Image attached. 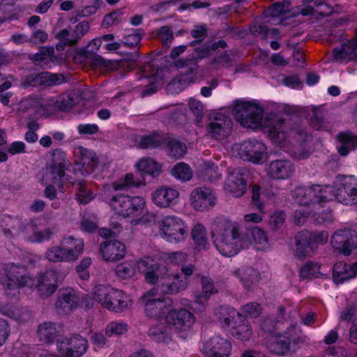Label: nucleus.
I'll list each match as a JSON object with an SVG mask.
<instances>
[{
	"label": "nucleus",
	"instance_id": "72a5a7b5",
	"mask_svg": "<svg viewBox=\"0 0 357 357\" xmlns=\"http://www.w3.org/2000/svg\"><path fill=\"white\" fill-rule=\"evenodd\" d=\"M235 325L232 333L236 337L242 340H248L252 335L251 326L248 321L239 313L232 317Z\"/></svg>",
	"mask_w": 357,
	"mask_h": 357
},
{
	"label": "nucleus",
	"instance_id": "473e14b6",
	"mask_svg": "<svg viewBox=\"0 0 357 357\" xmlns=\"http://www.w3.org/2000/svg\"><path fill=\"white\" fill-rule=\"evenodd\" d=\"M60 326L56 323L45 321L40 324L37 330L40 341L47 344L52 343L58 337Z\"/></svg>",
	"mask_w": 357,
	"mask_h": 357
},
{
	"label": "nucleus",
	"instance_id": "6ab92c4d",
	"mask_svg": "<svg viewBox=\"0 0 357 357\" xmlns=\"http://www.w3.org/2000/svg\"><path fill=\"white\" fill-rule=\"evenodd\" d=\"M203 349L208 357H229L231 344L227 339L214 336L204 344Z\"/></svg>",
	"mask_w": 357,
	"mask_h": 357
},
{
	"label": "nucleus",
	"instance_id": "603ef678",
	"mask_svg": "<svg viewBox=\"0 0 357 357\" xmlns=\"http://www.w3.org/2000/svg\"><path fill=\"white\" fill-rule=\"evenodd\" d=\"M312 115L310 116V123L317 130L323 128L325 123V117L321 107H312Z\"/></svg>",
	"mask_w": 357,
	"mask_h": 357
},
{
	"label": "nucleus",
	"instance_id": "4c0bfd02",
	"mask_svg": "<svg viewBox=\"0 0 357 357\" xmlns=\"http://www.w3.org/2000/svg\"><path fill=\"white\" fill-rule=\"evenodd\" d=\"M164 144L166 146L168 155L175 160L183 158L187 152L185 144L177 139L167 137Z\"/></svg>",
	"mask_w": 357,
	"mask_h": 357
},
{
	"label": "nucleus",
	"instance_id": "13d9d810",
	"mask_svg": "<svg viewBox=\"0 0 357 357\" xmlns=\"http://www.w3.org/2000/svg\"><path fill=\"white\" fill-rule=\"evenodd\" d=\"M310 242L314 250H315L318 245H324L328 239V233L326 231H310Z\"/></svg>",
	"mask_w": 357,
	"mask_h": 357
},
{
	"label": "nucleus",
	"instance_id": "f8f14e48",
	"mask_svg": "<svg viewBox=\"0 0 357 357\" xmlns=\"http://www.w3.org/2000/svg\"><path fill=\"white\" fill-rule=\"evenodd\" d=\"M58 351L68 357H81L88 349V341L79 334L74 333L62 341L57 342Z\"/></svg>",
	"mask_w": 357,
	"mask_h": 357
},
{
	"label": "nucleus",
	"instance_id": "774afa93",
	"mask_svg": "<svg viewBox=\"0 0 357 357\" xmlns=\"http://www.w3.org/2000/svg\"><path fill=\"white\" fill-rule=\"evenodd\" d=\"M89 24L86 21L79 22L76 25L74 29H72L76 44L89 31Z\"/></svg>",
	"mask_w": 357,
	"mask_h": 357
},
{
	"label": "nucleus",
	"instance_id": "de8ad7c7",
	"mask_svg": "<svg viewBox=\"0 0 357 357\" xmlns=\"http://www.w3.org/2000/svg\"><path fill=\"white\" fill-rule=\"evenodd\" d=\"M172 174L177 179L183 181H189L192 173L188 165L185 162H178L171 170Z\"/></svg>",
	"mask_w": 357,
	"mask_h": 357
},
{
	"label": "nucleus",
	"instance_id": "09e8293b",
	"mask_svg": "<svg viewBox=\"0 0 357 357\" xmlns=\"http://www.w3.org/2000/svg\"><path fill=\"white\" fill-rule=\"evenodd\" d=\"M320 273V266L316 262H307L300 271V276L304 279L318 278Z\"/></svg>",
	"mask_w": 357,
	"mask_h": 357
},
{
	"label": "nucleus",
	"instance_id": "1a4fd4ad",
	"mask_svg": "<svg viewBox=\"0 0 357 357\" xmlns=\"http://www.w3.org/2000/svg\"><path fill=\"white\" fill-rule=\"evenodd\" d=\"M340 185L335 197L345 205H354L357 203V177L355 176L338 175Z\"/></svg>",
	"mask_w": 357,
	"mask_h": 357
},
{
	"label": "nucleus",
	"instance_id": "b1692460",
	"mask_svg": "<svg viewBox=\"0 0 357 357\" xmlns=\"http://www.w3.org/2000/svg\"><path fill=\"white\" fill-rule=\"evenodd\" d=\"M243 241H245V247L253 245L257 250H265L268 248L266 232L257 227L247 229L243 232Z\"/></svg>",
	"mask_w": 357,
	"mask_h": 357
},
{
	"label": "nucleus",
	"instance_id": "c756f323",
	"mask_svg": "<svg viewBox=\"0 0 357 357\" xmlns=\"http://www.w3.org/2000/svg\"><path fill=\"white\" fill-rule=\"evenodd\" d=\"M337 139L340 143L337 152L340 156L345 157L357 148V135L350 131L340 132L337 135Z\"/></svg>",
	"mask_w": 357,
	"mask_h": 357
},
{
	"label": "nucleus",
	"instance_id": "e2e57ef3",
	"mask_svg": "<svg viewBox=\"0 0 357 357\" xmlns=\"http://www.w3.org/2000/svg\"><path fill=\"white\" fill-rule=\"evenodd\" d=\"M188 105L190 111L196 116V122L197 123H200L204 116V106L199 100L195 98L190 99Z\"/></svg>",
	"mask_w": 357,
	"mask_h": 357
},
{
	"label": "nucleus",
	"instance_id": "bf43d9fd",
	"mask_svg": "<svg viewBox=\"0 0 357 357\" xmlns=\"http://www.w3.org/2000/svg\"><path fill=\"white\" fill-rule=\"evenodd\" d=\"M52 165L68 167L70 162L66 159V153L61 149H56L52 152Z\"/></svg>",
	"mask_w": 357,
	"mask_h": 357
},
{
	"label": "nucleus",
	"instance_id": "338daca9",
	"mask_svg": "<svg viewBox=\"0 0 357 357\" xmlns=\"http://www.w3.org/2000/svg\"><path fill=\"white\" fill-rule=\"evenodd\" d=\"M286 215L282 211H276L269 218V226L272 230L280 228L284 222Z\"/></svg>",
	"mask_w": 357,
	"mask_h": 357
},
{
	"label": "nucleus",
	"instance_id": "6e6d98bb",
	"mask_svg": "<svg viewBox=\"0 0 357 357\" xmlns=\"http://www.w3.org/2000/svg\"><path fill=\"white\" fill-rule=\"evenodd\" d=\"M68 167L54 166L50 165L48 168V174L51 176L52 183L60 185L61 180L65 176V172Z\"/></svg>",
	"mask_w": 357,
	"mask_h": 357
},
{
	"label": "nucleus",
	"instance_id": "3c124183",
	"mask_svg": "<svg viewBox=\"0 0 357 357\" xmlns=\"http://www.w3.org/2000/svg\"><path fill=\"white\" fill-rule=\"evenodd\" d=\"M320 191L314 190V198L316 204H321L332 199L334 192L333 188L330 185H319Z\"/></svg>",
	"mask_w": 357,
	"mask_h": 357
},
{
	"label": "nucleus",
	"instance_id": "79ce46f5",
	"mask_svg": "<svg viewBox=\"0 0 357 357\" xmlns=\"http://www.w3.org/2000/svg\"><path fill=\"white\" fill-rule=\"evenodd\" d=\"M149 336L157 342H168L171 340V331L168 326L158 324L152 326L148 331Z\"/></svg>",
	"mask_w": 357,
	"mask_h": 357
},
{
	"label": "nucleus",
	"instance_id": "e433bc0d",
	"mask_svg": "<svg viewBox=\"0 0 357 357\" xmlns=\"http://www.w3.org/2000/svg\"><path fill=\"white\" fill-rule=\"evenodd\" d=\"M356 276V272L351 265L343 262L335 264L333 268V278L335 283H342Z\"/></svg>",
	"mask_w": 357,
	"mask_h": 357
},
{
	"label": "nucleus",
	"instance_id": "7ed1b4c3",
	"mask_svg": "<svg viewBox=\"0 0 357 357\" xmlns=\"http://www.w3.org/2000/svg\"><path fill=\"white\" fill-rule=\"evenodd\" d=\"M63 246H52L45 252V257L52 262H72L76 261L84 251L83 240L68 236L63 240Z\"/></svg>",
	"mask_w": 357,
	"mask_h": 357
},
{
	"label": "nucleus",
	"instance_id": "7c9ffc66",
	"mask_svg": "<svg viewBox=\"0 0 357 357\" xmlns=\"http://www.w3.org/2000/svg\"><path fill=\"white\" fill-rule=\"evenodd\" d=\"M319 185H312L308 188L304 187H297L293 192V197L295 202L301 205L307 206L315 204V198H314V190L320 191Z\"/></svg>",
	"mask_w": 357,
	"mask_h": 357
},
{
	"label": "nucleus",
	"instance_id": "f3484780",
	"mask_svg": "<svg viewBox=\"0 0 357 357\" xmlns=\"http://www.w3.org/2000/svg\"><path fill=\"white\" fill-rule=\"evenodd\" d=\"M215 201L212 190L208 188H195L190 194L191 206L197 211H204L213 208Z\"/></svg>",
	"mask_w": 357,
	"mask_h": 357
},
{
	"label": "nucleus",
	"instance_id": "8fccbe9b",
	"mask_svg": "<svg viewBox=\"0 0 357 357\" xmlns=\"http://www.w3.org/2000/svg\"><path fill=\"white\" fill-rule=\"evenodd\" d=\"M74 185L77 189L76 198L80 204H86L93 199L92 193L86 189L85 182L79 181L74 183Z\"/></svg>",
	"mask_w": 357,
	"mask_h": 357
},
{
	"label": "nucleus",
	"instance_id": "5fc2aeb1",
	"mask_svg": "<svg viewBox=\"0 0 357 357\" xmlns=\"http://www.w3.org/2000/svg\"><path fill=\"white\" fill-rule=\"evenodd\" d=\"M221 174L218 172V168L213 162H206L204 164V169L202 174V179L213 182L218 180Z\"/></svg>",
	"mask_w": 357,
	"mask_h": 357
},
{
	"label": "nucleus",
	"instance_id": "6e6552de",
	"mask_svg": "<svg viewBox=\"0 0 357 357\" xmlns=\"http://www.w3.org/2000/svg\"><path fill=\"white\" fill-rule=\"evenodd\" d=\"M185 233V223L178 217L167 216L160 222V234L170 243H178L183 240Z\"/></svg>",
	"mask_w": 357,
	"mask_h": 357
},
{
	"label": "nucleus",
	"instance_id": "20e7f679",
	"mask_svg": "<svg viewBox=\"0 0 357 357\" xmlns=\"http://www.w3.org/2000/svg\"><path fill=\"white\" fill-rule=\"evenodd\" d=\"M0 282L5 291H16L18 287L31 286L33 282L26 274L25 266L6 263L3 265L0 272Z\"/></svg>",
	"mask_w": 357,
	"mask_h": 357
},
{
	"label": "nucleus",
	"instance_id": "f704fd0d",
	"mask_svg": "<svg viewBox=\"0 0 357 357\" xmlns=\"http://www.w3.org/2000/svg\"><path fill=\"white\" fill-rule=\"evenodd\" d=\"M266 347L272 354L284 355L289 350V340L285 335L272 336L267 341Z\"/></svg>",
	"mask_w": 357,
	"mask_h": 357
},
{
	"label": "nucleus",
	"instance_id": "9d476101",
	"mask_svg": "<svg viewBox=\"0 0 357 357\" xmlns=\"http://www.w3.org/2000/svg\"><path fill=\"white\" fill-rule=\"evenodd\" d=\"M233 149L238 152L240 158L254 163L260 162L266 155V146L261 142L252 139L236 144Z\"/></svg>",
	"mask_w": 357,
	"mask_h": 357
},
{
	"label": "nucleus",
	"instance_id": "393cba45",
	"mask_svg": "<svg viewBox=\"0 0 357 357\" xmlns=\"http://www.w3.org/2000/svg\"><path fill=\"white\" fill-rule=\"evenodd\" d=\"M233 275L238 278L245 289L255 288L261 279L260 273L251 266H242L234 271Z\"/></svg>",
	"mask_w": 357,
	"mask_h": 357
},
{
	"label": "nucleus",
	"instance_id": "c9c22d12",
	"mask_svg": "<svg viewBox=\"0 0 357 357\" xmlns=\"http://www.w3.org/2000/svg\"><path fill=\"white\" fill-rule=\"evenodd\" d=\"M136 167L138 172L137 174L150 175L153 177L158 176L162 172V166L151 158H143L139 160Z\"/></svg>",
	"mask_w": 357,
	"mask_h": 357
},
{
	"label": "nucleus",
	"instance_id": "69168bd1",
	"mask_svg": "<svg viewBox=\"0 0 357 357\" xmlns=\"http://www.w3.org/2000/svg\"><path fill=\"white\" fill-rule=\"evenodd\" d=\"M243 313L248 317H257L262 312V307L258 303H249L242 307Z\"/></svg>",
	"mask_w": 357,
	"mask_h": 357
},
{
	"label": "nucleus",
	"instance_id": "a19ab883",
	"mask_svg": "<svg viewBox=\"0 0 357 357\" xmlns=\"http://www.w3.org/2000/svg\"><path fill=\"white\" fill-rule=\"evenodd\" d=\"M165 139L162 134L153 132L141 137L138 146L141 149H156L164 144Z\"/></svg>",
	"mask_w": 357,
	"mask_h": 357
},
{
	"label": "nucleus",
	"instance_id": "bb28decb",
	"mask_svg": "<svg viewBox=\"0 0 357 357\" xmlns=\"http://www.w3.org/2000/svg\"><path fill=\"white\" fill-rule=\"evenodd\" d=\"M310 231L302 230L298 232L295 236L296 248L295 256L299 259H304L311 256L314 250L312 248L310 241Z\"/></svg>",
	"mask_w": 357,
	"mask_h": 357
},
{
	"label": "nucleus",
	"instance_id": "f257e3e1",
	"mask_svg": "<svg viewBox=\"0 0 357 357\" xmlns=\"http://www.w3.org/2000/svg\"><path fill=\"white\" fill-rule=\"evenodd\" d=\"M236 120L244 128L255 130L261 126L269 128V137L273 143L280 146L284 144L288 137L302 144L305 142L307 135L299 125L290 128V125L275 114L263 118V109L250 102H238L234 108Z\"/></svg>",
	"mask_w": 357,
	"mask_h": 357
},
{
	"label": "nucleus",
	"instance_id": "9b49d317",
	"mask_svg": "<svg viewBox=\"0 0 357 357\" xmlns=\"http://www.w3.org/2000/svg\"><path fill=\"white\" fill-rule=\"evenodd\" d=\"M188 285L186 277L178 273H167L160 278L155 291L161 295H176L183 291Z\"/></svg>",
	"mask_w": 357,
	"mask_h": 357
},
{
	"label": "nucleus",
	"instance_id": "58836bf2",
	"mask_svg": "<svg viewBox=\"0 0 357 357\" xmlns=\"http://www.w3.org/2000/svg\"><path fill=\"white\" fill-rule=\"evenodd\" d=\"M109 298L106 309L120 312L128 308V303L123 291L114 289Z\"/></svg>",
	"mask_w": 357,
	"mask_h": 357
},
{
	"label": "nucleus",
	"instance_id": "2eb2a0df",
	"mask_svg": "<svg viewBox=\"0 0 357 357\" xmlns=\"http://www.w3.org/2000/svg\"><path fill=\"white\" fill-rule=\"evenodd\" d=\"M64 82L65 78L62 74H52L48 72H43L26 76L22 81L21 86L24 88L40 85L51 86L60 84Z\"/></svg>",
	"mask_w": 357,
	"mask_h": 357
},
{
	"label": "nucleus",
	"instance_id": "a18cd8bd",
	"mask_svg": "<svg viewBox=\"0 0 357 357\" xmlns=\"http://www.w3.org/2000/svg\"><path fill=\"white\" fill-rule=\"evenodd\" d=\"M137 271V262L133 261H126L118 264L115 268L116 276L125 280L132 277Z\"/></svg>",
	"mask_w": 357,
	"mask_h": 357
},
{
	"label": "nucleus",
	"instance_id": "5701e85b",
	"mask_svg": "<svg viewBox=\"0 0 357 357\" xmlns=\"http://www.w3.org/2000/svg\"><path fill=\"white\" fill-rule=\"evenodd\" d=\"M80 298L71 288L59 290L55 306L63 312H70L78 306Z\"/></svg>",
	"mask_w": 357,
	"mask_h": 357
},
{
	"label": "nucleus",
	"instance_id": "0eeeda50",
	"mask_svg": "<svg viewBox=\"0 0 357 357\" xmlns=\"http://www.w3.org/2000/svg\"><path fill=\"white\" fill-rule=\"evenodd\" d=\"M155 288L146 291L141 297V301L144 305L146 314L152 319H159L168 314L172 300L167 298H154L156 295Z\"/></svg>",
	"mask_w": 357,
	"mask_h": 357
},
{
	"label": "nucleus",
	"instance_id": "423d86ee",
	"mask_svg": "<svg viewBox=\"0 0 357 357\" xmlns=\"http://www.w3.org/2000/svg\"><path fill=\"white\" fill-rule=\"evenodd\" d=\"M233 123L227 115L216 112L209 115L206 126L207 135L215 140H222L231 132Z\"/></svg>",
	"mask_w": 357,
	"mask_h": 357
},
{
	"label": "nucleus",
	"instance_id": "c03bdc74",
	"mask_svg": "<svg viewBox=\"0 0 357 357\" xmlns=\"http://www.w3.org/2000/svg\"><path fill=\"white\" fill-rule=\"evenodd\" d=\"M113 290L114 289L109 286L103 284L96 285L92 291L93 299L105 308Z\"/></svg>",
	"mask_w": 357,
	"mask_h": 357
},
{
	"label": "nucleus",
	"instance_id": "39448f33",
	"mask_svg": "<svg viewBox=\"0 0 357 357\" xmlns=\"http://www.w3.org/2000/svg\"><path fill=\"white\" fill-rule=\"evenodd\" d=\"M109 204L116 214L126 218L139 215L144 208L145 201L139 196L131 197L119 194L113 196Z\"/></svg>",
	"mask_w": 357,
	"mask_h": 357
},
{
	"label": "nucleus",
	"instance_id": "052dcab7",
	"mask_svg": "<svg viewBox=\"0 0 357 357\" xmlns=\"http://www.w3.org/2000/svg\"><path fill=\"white\" fill-rule=\"evenodd\" d=\"M211 63L215 65L217 69L229 67L231 66V59L228 52L225 51L216 54L213 57Z\"/></svg>",
	"mask_w": 357,
	"mask_h": 357
},
{
	"label": "nucleus",
	"instance_id": "c85d7f7f",
	"mask_svg": "<svg viewBox=\"0 0 357 357\" xmlns=\"http://www.w3.org/2000/svg\"><path fill=\"white\" fill-rule=\"evenodd\" d=\"M75 153L79 159L76 164L80 165L87 173L91 172L98 165V159L93 151L82 146H78Z\"/></svg>",
	"mask_w": 357,
	"mask_h": 357
},
{
	"label": "nucleus",
	"instance_id": "dca6fc26",
	"mask_svg": "<svg viewBox=\"0 0 357 357\" xmlns=\"http://www.w3.org/2000/svg\"><path fill=\"white\" fill-rule=\"evenodd\" d=\"M58 275L56 270L51 269L38 276L36 289L40 297L47 298L55 292L58 288Z\"/></svg>",
	"mask_w": 357,
	"mask_h": 357
},
{
	"label": "nucleus",
	"instance_id": "4be33fe9",
	"mask_svg": "<svg viewBox=\"0 0 357 357\" xmlns=\"http://www.w3.org/2000/svg\"><path fill=\"white\" fill-rule=\"evenodd\" d=\"M174 64L180 70L178 81L181 85L188 84L194 82L198 70L195 59H178L175 61Z\"/></svg>",
	"mask_w": 357,
	"mask_h": 357
},
{
	"label": "nucleus",
	"instance_id": "37998d69",
	"mask_svg": "<svg viewBox=\"0 0 357 357\" xmlns=\"http://www.w3.org/2000/svg\"><path fill=\"white\" fill-rule=\"evenodd\" d=\"M85 56L88 62L91 63V65L96 68L116 69L119 66L118 61L105 60L100 56L91 52L90 50L86 51Z\"/></svg>",
	"mask_w": 357,
	"mask_h": 357
},
{
	"label": "nucleus",
	"instance_id": "aec40b11",
	"mask_svg": "<svg viewBox=\"0 0 357 357\" xmlns=\"http://www.w3.org/2000/svg\"><path fill=\"white\" fill-rule=\"evenodd\" d=\"M167 323L170 331L174 328L178 331H185L190 328L194 321L193 314L187 310L169 311L167 317Z\"/></svg>",
	"mask_w": 357,
	"mask_h": 357
},
{
	"label": "nucleus",
	"instance_id": "f03ea898",
	"mask_svg": "<svg viewBox=\"0 0 357 357\" xmlns=\"http://www.w3.org/2000/svg\"><path fill=\"white\" fill-rule=\"evenodd\" d=\"M211 235L215 247L222 255H235L245 247L243 232L236 222L220 220L218 228L212 231Z\"/></svg>",
	"mask_w": 357,
	"mask_h": 357
},
{
	"label": "nucleus",
	"instance_id": "0e129e2a",
	"mask_svg": "<svg viewBox=\"0 0 357 357\" xmlns=\"http://www.w3.org/2000/svg\"><path fill=\"white\" fill-rule=\"evenodd\" d=\"M127 331V325L123 323L111 322L105 328V334L111 337L113 335H119Z\"/></svg>",
	"mask_w": 357,
	"mask_h": 357
},
{
	"label": "nucleus",
	"instance_id": "864d4df0",
	"mask_svg": "<svg viewBox=\"0 0 357 357\" xmlns=\"http://www.w3.org/2000/svg\"><path fill=\"white\" fill-rule=\"evenodd\" d=\"M286 337L289 340V344H298L306 340V337L303 334L302 331L296 326H290L284 333Z\"/></svg>",
	"mask_w": 357,
	"mask_h": 357
},
{
	"label": "nucleus",
	"instance_id": "a211bd4d",
	"mask_svg": "<svg viewBox=\"0 0 357 357\" xmlns=\"http://www.w3.org/2000/svg\"><path fill=\"white\" fill-rule=\"evenodd\" d=\"M99 253L104 261L114 262L125 257L126 248L119 241H106L100 244Z\"/></svg>",
	"mask_w": 357,
	"mask_h": 357
},
{
	"label": "nucleus",
	"instance_id": "cd10ccee",
	"mask_svg": "<svg viewBox=\"0 0 357 357\" xmlns=\"http://www.w3.org/2000/svg\"><path fill=\"white\" fill-rule=\"evenodd\" d=\"M145 185V179L141 174H126L123 177L112 183V186L116 191L128 190L132 188H138Z\"/></svg>",
	"mask_w": 357,
	"mask_h": 357
},
{
	"label": "nucleus",
	"instance_id": "4468645a",
	"mask_svg": "<svg viewBox=\"0 0 357 357\" xmlns=\"http://www.w3.org/2000/svg\"><path fill=\"white\" fill-rule=\"evenodd\" d=\"M331 243L334 250L349 255L357 248V235L349 229H340L332 236Z\"/></svg>",
	"mask_w": 357,
	"mask_h": 357
},
{
	"label": "nucleus",
	"instance_id": "4d7b16f0",
	"mask_svg": "<svg viewBox=\"0 0 357 357\" xmlns=\"http://www.w3.org/2000/svg\"><path fill=\"white\" fill-rule=\"evenodd\" d=\"M202 295L205 298H208L212 294L217 293L218 290L215 287L213 280L208 276H203L201 278Z\"/></svg>",
	"mask_w": 357,
	"mask_h": 357
},
{
	"label": "nucleus",
	"instance_id": "2f4dec72",
	"mask_svg": "<svg viewBox=\"0 0 357 357\" xmlns=\"http://www.w3.org/2000/svg\"><path fill=\"white\" fill-rule=\"evenodd\" d=\"M152 197L153 202L158 206L168 207L178 197V192L173 188L162 187L158 189Z\"/></svg>",
	"mask_w": 357,
	"mask_h": 357
},
{
	"label": "nucleus",
	"instance_id": "ea45409f",
	"mask_svg": "<svg viewBox=\"0 0 357 357\" xmlns=\"http://www.w3.org/2000/svg\"><path fill=\"white\" fill-rule=\"evenodd\" d=\"M79 96L76 93H63L54 102V106L61 112H68L79 102Z\"/></svg>",
	"mask_w": 357,
	"mask_h": 357
},
{
	"label": "nucleus",
	"instance_id": "680f3d73",
	"mask_svg": "<svg viewBox=\"0 0 357 357\" xmlns=\"http://www.w3.org/2000/svg\"><path fill=\"white\" fill-rule=\"evenodd\" d=\"M55 38L59 41H65L66 44L73 46L76 45V42L72 31V27L68 26L67 28L63 29L55 34Z\"/></svg>",
	"mask_w": 357,
	"mask_h": 357
},
{
	"label": "nucleus",
	"instance_id": "ddd939ff",
	"mask_svg": "<svg viewBox=\"0 0 357 357\" xmlns=\"http://www.w3.org/2000/svg\"><path fill=\"white\" fill-rule=\"evenodd\" d=\"M248 176L249 172L245 168L234 169L228 174L225 189L234 197H241L246 192Z\"/></svg>",
	"mask_w": 357,
	"mask_h": 357
},
{
	"label": "nucleus",
	"instance_id": "a878e982",
	"mask_svg": "<svg viewBox=\"0 0 357 357\" xmlns=\"http://www.w3.org/2000/svg\"><path fill=\"white\" fill-rule=\"evenodd\" d=\"M137 268L144 274L147 282L155 284L158 281L157 272L159 271L160 264L153 259L149 257L140 259L137 263Z\"/></svg>",
	"mask_w": 357,
	"mask_h": 357
},
{
	"label": "nucleus",
	"instance_id": "49530a36",
	"mask_svg": "<svg viewBox=\"0 0 357 357\" xmlns=\"http://www.w3.org/2000/svg\"><path fill=\"white\" fill-rule=\"evenodd\" d=\"M192 237L197 247L201 249H206L208 245L206 231L201 224H197L192 229Z\"/></svg>",
	"mask_w": 357,
	"mask_h": 357
},
{
	"label": "nucleus",
	"instance_id": "412c9836",
	"mask_svg": "<svg viewBox=\"0 0 357 357\" xmlns=\"http://www.w3.org/2000/svg\"><path fill=\"white\" fill-rule=\"evenodd\" d=\"M295 172L294 164L288 160H275L271 161L267 168L269 178L284 180L290 178Z\"/></svg>",
	"mask_w": 357,
	"mask_h": 357
}]
</instances>
